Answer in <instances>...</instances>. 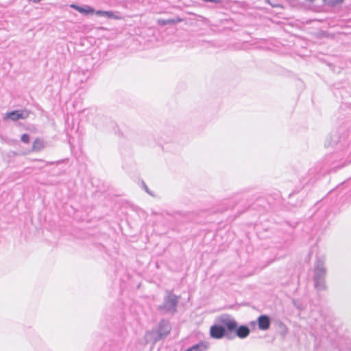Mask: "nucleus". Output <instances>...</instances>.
I'll return each instance as SVG.
<instances>
[{
	"label": "nucleus",
	"instance_id": "1",
	"mask_svg": "<svg viewBox=\"0 0 351 351\" xmlns=\"http://www.w3.org/2000/svg\"><path fill=\"white\" fill-rule=\"evenodd\" d=\"M327 269L325 267V257L317 256L313 269V285L317 291H326L328 289L326 278Z\"/></svg>",
	"mask_w": 351,
	"mask_h": 351
},
{
	"label": "nucleus",
	"instance_id": "2",
	"mask_svg": "<svg viewBox=\"0 0 351 351\" xmlns=\"http://www.w3.org/2000/svg\"><path fill=\"white\" fill-rule=\"evenodd\" d=\"M180 298V295L173 293L172 290H166L162 303L157 306V310L161 314L173 315L177 312V308Z\"/></svg>",
	"mask_w": 351,
	"mask_h": 351
},
{
	"label": "nucleus",
	"instance_id": "3",
	"mask_svg": "<svg viewBox=\"0 0 351 351\" xmlns=\"http://www.w3.org/2000/svg\"><path fill=\"white\" fill-rule=\"evenodd\" d=\"M351 163V155H330L325 165L322 167L324 174L335 171Z\"/></svg>",
	"mask_w": 351,
	"mask_h": 351
},
{
	"label": "nucleus",
	"instance_id": "4",
	"mask_svg": "<svg viewBox=\"0 0 351 351\" xmlns=\"http://www.w3.org/2000/svg\"><path fill=\"white\" fill-rule=\"evenodd\" d=\"M219 323L215 324L210 328V335L212 338L219 339L226 337L228 339H232L233 337L230 332L227 330V326L225 322L230 321V315L226 314L219 318Z\"/></svg>",
	"mask_w": 351,
	"mask_h": 351
},
{
	"label": "nucleus",
	"instance_id": "5",
	"mask_svg": "<svg viewBox=\"0 0 351 351\" xmlns=\"http://www.w3.org/2000/svg\"><path fill=\"white\" fill-rule=\"evenodd\" d=\"M325 175L320 165L311 167L300 178V184L302 187L306 185L313 184L321 176Z\"/></svg>",
	"mask_w": 351,
	"mask_h": 351
},
{
	"label": "nucleus",
	"instance_id": "6",
	"mask_svg": "<svg viewBox=\"0 0 351 351\" xmlns=\"http://www.w3.org/2000/svg\"><path fill=\"white\" fill-rule=\"evenodd\" d=\"M228 332H235L236 336L241 339L246 338L250 333L249 327L246 325L238 326L236 320L230 316V321L225 322Z\"/></svg>",
	"mask_w": 351,
	"mask_h": 351
},
{
	"label": "nucleus",
	"instance_id": "7",
	"mask_svg": "<svg viewBox=\"0 0 351 351\" xmlns=\"http://www.w3.org/2000/svg\"><path fill=\"white\" fill-rule=\"evenodd\" d=\"M29 115V112L25 110H17L12 112H6L3 117V121H7L8 119L12 120V121H16L20 119H26Z\"/></svg>",
	"mask_w": 351,
	"mask_h": 351
},
{
	"label": "nucleus",
	"instance_id": "8",
	"mask_svg": "<svg viewBox=\"0 0 351 351\" xmlns=\"http://www.w3.org/2000/svg\"><path fill=\"white\" fill-rule=\"evenodd\" d=\"M341 132L339 130L332 131L328 134L324 141V146L326 147H333L341 139Z\"/></svg>",
	"mask_w": 351,
	"mask_h": 351
},
{
	"label": "nucleus",
	"instance_id": "9",
	"mask_svg": "<svg viewBox=\"0 0 351 351\" xmlns=\"http://www.w3.org/2000/svg\"><path fill=\"white\" fill-rule=\"evenodd\" d=\"M171 330V326L169 321L162 319L158 324V327L156 330L158 339H162L167 337Z\"/></svg>",
	"mask_w": 351,
	"mask_h": 351
},
{
	"label": "nucleus",
	"instance_id": "10",
	"mask_svg": "<svg viewBox=\"0 0 351 351\" xmlns=\"http://www.w3.org/2000/svg\"><path fill=\"white\" fill-rule=\"evenodd\" d=\"M257 325L260 330H267L271 326V318L267 315H261L257 318Z\"/></svg>",
	"mask_w": 351,
	"mask_h": 351
},
{
	"label": "nucleus",
	"instance_id": "11",
	"mask_svg": "<svg viewBox=\"0 0 351 351\" xmlns=\"http://www.w3.org/2000/svg\"><path fill=\"white\" fill-rule=\"evenodd\" d=\"M209 343L206 341H200L197 344L187 348L185 351H206L208 349Z\"/></svg>",
	"mask_w": 351,
	"mask_h": 351
},
{
	"label": "nucleus",
	"instance_id": "12",
	"mask_svg": "<svg viewBox=\"0 0 351 351\" xmlns=\"http://www.w3.org/2000/svg\"><path fill=\"white\" fill-rule=\"evenodd\" d=\"M71 7L78 11L79 12L84 14H93L95 13V10L93 8L88 5H85L84 7H81L75 4L71 5Z\"/></svg>",
	"mask_w": 351,
	"mask_h": 351
},
{
	"label": "nucleus",
	"instance_id": "13",
	"mask_svg": "<svg viewBox=\"0 0 351 351\" xmlns=\"http://www.w3.org/2000/svg\"><path fill=\"white\" fill-rule=\"evenodd\" d=\"M182 19L180 17H176L175 19H160L157 21V23L159 25L164 26L166 25H173L176 24L178 23L182 22Z\"/></svg>",
	"mask_w": 351,
	"mask_h": 351
},
{
	"label": "nucleus",
	"instance_id": "14",
	"mask_svg": "<svg viewBox=\"0 0 351 351\" xmlns=\"http://www.w3.org/2000/svg\"><path fill=\"white\" fill-rule=\"evenodd\" d=\"M45 146V143L44 141L41 138H37L33 143L32 151L35 152H41Z\"/></svg>",
	"mask_w": 351,
	"mask_h": 351
},
{
	"label": "nucleus",
	"instance_id": "15",
	"mask_svg": "<svg viewBox=\"0 0 351 351\" xmlns=\"http://www.w3.org/2000/svg\"><path fill=\"white\" fill-rule=\"evenodd\" d=\"M95 13L101 16H106L108 18H113L115 19H119L120 17L117 16L114 14V13L111 11H104V10H97L95 12Z\"/></svg>",
	"mask_w": 351,
	"mask_h": 351
},
{
	"label": "nucleus",
	"instance_id": "16",
	"mask_svg": "<svg viewBox=\"0 0 351 351\" xmlns=\"http://www.w3.org/2000/svg\"><path fill=\"white\" fill-rule=\"evenodd\" d=\"M21 140L22 142L27 143L29 141V136L27 134H24L21 136Z\"/></svg>",
	"mask_w": 351,
	"mask_h": 351
},
{
	"label": "nucleus",
	"instance_id": "17",
	"mask_svg": "<svg viewBox=\"0 0 351 351\" xmlns=\"http://www.w3.org/2000/svg\"><path fill=\"white\" fill-rule=\"evenodd\" d=\"M142 186H143V189L145 191L146 193H147L148 194H149L152 196H154V195L149 191V188L147 187V186L146 185V184L145 183L144 181H142Z\"/></svg>",
	"mask_w": 351,
	"mask_h": 351
},
{
	"label": "nucleus",
	"instance_id": "18",
	"mask_svg": "<svg viewBox=\"0 0 351 351\" xmlns=\"http://www.w3.org/2000/svg\"><path fill=\"white\" fill-rule=\"evenodd\" d=\"M250 326L254 327L256 326V324H257V321L256 322L252 321V322H250Z\"/></svg>",
	"mask_w": 351,
	"mask_h": 351
},
{
	"label": "nucleus",
	"instance_id": "19",
	"mask_svg": "<svg viewBox=\"0 0 351 351\" xmlns=\"http://www.w3.org/2000/svg\"><path fill=\"white\" fill-rule=\"evenodd\" d=\"M280 326L285 328V325L282 322H280Z\"/></svg>",
	"mask_w": 351,
	"mask_h": 351
}]
</instances>
